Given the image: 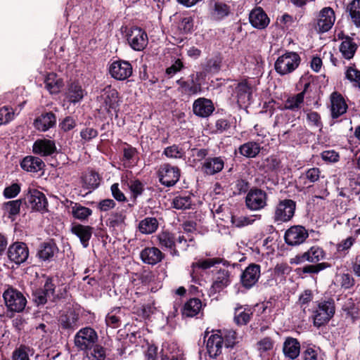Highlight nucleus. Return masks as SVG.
Listing matches in <instances>:
<instances>
[{"instance_id": "obj_45", "label": "nucleus", "mask_w": 360, "mask_h": 360, "mask_svg": "<svg viewBox=\"0 0 360 360\" xmlns=\"http://www.w3.org/2000/svg\"><path fill=\"white\" fill-rule=\"evenodd\" d=\"M33 353V349L30 347L21 345L13 352L12 360H30L29 355H32Z\"/></svg>"}, {"instance_id": "obj_19", "label": "nucleus", "mask_w": 360, "mask_h": 360, "mask_svg": "<svg viewBox=\"0 0 360 360\" xmlns=\"http://www.w3.org/2000/svg\"><path fill=\"white\" fill-rule=\"evenodd\" d=\"M347 110V105L343 96L338 92H333L330 96V111L332 117H339L345 114Z\"/></svg>"}, {"instance_id": "obj_56", "label": "nucleus", "mask_w": 360, "mask_h": 360, "mask_svg": "<svg viewBox=\"0 0 360 360\" xmlns=\"http://www.w3.org/2000/svg\"><path fill=\"white\" fill-rule=\"evenodd\" d=\"M84 181L86 184V188L89 190H94L99 185L98 176L95 173H91L88 175H86L84 179Z\"/></svg>"}, {"instance_id": "obj_21", "label": "nucleus", "mask_w": 360, "mask_h": 360, "mask_svg": "<svg viewBox=\"0 0 360 360\" xmlns=\"http://www.w3.org/2000/svg\"><path fill=\"white\" fill-rule=\"evenodd\" d=\"M26 199L31 208L37 211L45 209L47 204L45 195L37 190L30 191Z\"/></svg>"}, {"instance_id": "obj_38", "label": "nucleus", "mask_w": 360, "mask_h": 360, "mask_svg": "<svg viewBox=\"0 0 360 360\" xmlns=\"http://www.w3.org/2000/svg\"><path fill=\"white\" fill-rule=\"evenodd\" d=\"M324 257L325 253L321 248L319 246H313L302 255V260L309 262H318L323 259Z\"/></svg>"}, {"instance_id": "obj_22", "label": "nucleus", "mask_w": 360, "mask_h": 360, "mask_svg": "<svg viewBox=\"0 0 360 360\" xmlns=\"http://www.w3.org/2000/svg\"><path fill=\"white\" fill-rule=\"evenodd\" d=\"M224 167V161L221 157L210 158L203 162L202 170L207 175H213L221 172Z\"/></svg>"}, {"instance_id": "obj_35", "label": "nucleus", "mask_w": 360, "mask_h": 360, "mask_svg": "<svg viewBox=\"0 0 360 360\" xmlns=\"http://www.w3.org/2000/svg\"><path fill=\"white\" fill-rule=\"evenodd\" d=\"M202 307V302L199 299H191L184 304L182 314L184 316L193 317L200 311Z\"/></svg>"}, {"instance_id": "obj_39", "label": "nucleus", "mask_w": 360, "mask_h": 360, "mask_svg": "<svg viewBox=\"0 0 360 360\" xmlns=\"http://www.w3.org/2000/svg\"><path fill=\"white\" fill-rule=\"evenodd\" d=\"M158 228V221L154 217H146L139 224V231L144 234L154 233Z\"/></svg>"}, {"instance_id": "obj_50", "label": "nucleus", "mask_w": 360, "mask_h": 360, "mask_svg": "<svg viewBox=\"0 0 360 360\" xmlns=\"http://www.w3.org/2000/svg\"><path fill=\"white\" fill-rule=\"evenodd\" d=\"M229 13V6L223 3H215L212 15L214 19L221 20Z\"/></svg>"}, {"instance_id": "obj_10", "label": "nucleus", "mask_w": 360, "mask_h": 360, "mask_svg": "<svg viewBox=\"0 0 360 360\" xmlns=\"http://www.w3.org/2000/svg\"><path fill=\"white\" fill-rule=\"evenodd\" d=\"M109 72L112 77L117 80H124L132 74L131 65L125 60H115L109 66Z\"/></svg>"}, {"instance_id": "obj_3", "label": "nucleus", "mask_w": 360, "mask_h": 360, "mask_svg": "<svg viewBox=\"0 0 360 360\" xmlns=\"http://www.w3.org/2000/svg\"><path fill=\"white\" fill-rule=\"evenodd\" d=\"M101 108L109 114L117 112L120 105V98L117 91L111 86H105L98 98Z\"/></svg>"}, {"instance_id": "obj_48", "label": "nucleus", "mask_w": 360, "mask_h": 360, "mask_svg": "<svg viewBox=\"0 0 360 360\" xmlns=\"http://www.w3.org/2000/svg\"><path fill=\"white\" fill-rule=\"evenodd\" d=\"M274 346V340L269 337H266L261 339L257 343V349L261 355H262L263 354L268 353L269 352L273 350Z\"/></svg>"}, {"instance_id": "obj_5", "label": "nucleus", "mask_w": 360, "mask_h": 360, "mask_svg": "<svg viewBox=\"0 0 360 360\" xmlns=\"http://www.w3.org/2000/svg\"><path fill=\"white\" fill-rule=\"evenodd\" d=\"M300 63V57L295 52H286L275 62V70L281 75L293 72Z\"/></svg>"}, {"instance_id": "obj_29", "label": "nucleus", "mask_w": 360, "mask_h": 360, "mask_svg": "<svg viewBox=\"0 0 360 360\" xmlns=\"http://www.w3.org/2000/svg\"><path fill=\"white\" fill-rule=\"evenodd\" d=\"M71 232L77 236L84 248L89 245V240L92 235V228L82 224H75L71 228Z\"/></svg>"}, {"instance_id": "obj_41", "label": "nucleus", "mask_w": 360, "mask_h": 360, "mask_svg": "<svg viewBox=\"0 0 360 360\" xmlns=\"http://www.w3.org/2000/svg\"><path fill=\"white\" fill-rule=\"evenodd\" d=\"M24 103L20 105V109L15 110L12 108L4 106L0 108V125L10 122L14 119L16 115H18Z\"/></svg>"}, {"instance_id": "obj_49", "label": "nucleus", "mask_w": 360, "mask_h": 360, "mask_svg": "<svg viewBox=\"0 0 360 360\" xmlns=\"http://www.w3.org/2000/svg\"><path fill=\"white\" fill-rule=\"evenodd\" d=\"M191 198L190 195H179L173 200V206L178 210H185L191 207Z\"/></svg>"}, {"instance_id": "obj_16", "label": "nucleus", "mask_w": 360, "mask_h": 360, "mask_svg": "<svg viewBox=\"0 0 360 360\" xmlns=\"http://www.w3.org/2000/svg\"><path fill=\"white\" fill-rule=\"evenodd\" d=\"M335 21L334 11L330 7L323 8L319 14L317 27L319 32H326L331 29Z\"/></svg>"}, {"instance_id": "obj_2", "label": "nucleus", "mask_w": 360, "mask_h": 360, "mask_svg": "<svg viewBox=\"0 0 360 360\" xmlns=\"http://www.w3.org/2000/svg\"><path fill=\"white\" fill-rule=\"evenodd\" d=\"M335 311V303L333 300H321L313 310L314 325L316 327L327 323L334 316Z\"/></svg>"}, {"instance_id": "obj_61", "label": "nucleus", "mask_w": 360, "mask_h": 360, "mask_svg": "<svg viewBox=\"0 0 360 360\" xmlns=\"http://www.w3.org/2000/svg\"><path fill=\"white\" fill-rule=\"evenodd\" d=\"M90 351L91 356H89V358L91 359V360L104 359L105 353L104 349L102 347L96 344Z\"/></svg>"}, {"instance_id": "obj_1", "label": "nucleus", "mask_w": 360, "mask_h": 360, "mask_svg": "<svg viewBox=\"0 0 360 360\" xmlns=\"http://www.w3.org/2000/svg\"><path fill=\"white\" fill-rule=\"evenodd\" d=\"M256 91V84L252 80H244L236 84L231 94V99L240 107L250 104L252 94Z\"/></svg>"}, {"instance_id": "obj_17", "label": "nucleus", "mask_w": 360, "mask_h": 360, "mask_svg": "<svg viewBox=\"0 0 360 360\" xmlns=\"http://www.w3.org/2000/svg\"><path fill=\"white\" fill-rule=\"evenodd\" d=\"M224 345V338L219 331L212 334L207 340V350L209 356L212 358H216L222 351Z\"/></svg>"}, {"instance_id": "obj_51", "label": "nucleus", "mask_w": 360, "mask_h": 360, "mask_svg": "<svg viewBox=\"0 0 360 360\" xmlns=\"http://www.w3.org/2000/svg\"><path fill=\"white\" fill-rule=\"evenodd\" d=\"M320 349L314 345H308L302 353L303 360H321Z\"/></svg>"}, {"instance_id": "obj_52", "label": "nucleus", "mask_w": 360, "mask_h": 360, "mask_svg": "<svg viewBox=\"0 0 360 360\" xmlns=\"http://www.w3.org/2000/svg\"><path fill=\"white\" fill-rule=\"evenodd\" d=\"M350 16L356 27H360V0H354L350 8Z\"/></svg>"}, {"instance_id": "obj_64", "label": "nucleus", "mask_w": 360, "mask_h": 360, "mask_svg": "<svg viewBox=\"0 0 360 360\" xmlns=\"http://www.w3.org/2000/svg\"><path fill=\"white\" fill-rule=\"evenodd\" d=\"M76 126V122L72 117H66L60 124L59 127L63 131H68L74 129Z\"/></svg>"}, {"instance_id": "obj_42", "label": "nucleus", "mask_w": 360, "mask_h": 360, "mask_svg": "<svg viewBox=\"0 0 360 360\" xmlns=\"http://www.w3.org/2000/svg\"><path fill=\"white\" fill-rule=\"evenodd\" d=\"M58 252V248L51 242L43 243L39 250V257L43 260H48L53 257Z\"/></svg>"}, {"instance_id": "obj_8", "label": "nucleus", "mask_w": 360, "mask_h": 360, "mask_svg": "<svg viewBox=\"0 0 360 360\" xmlns=\"http://www.w3.org/2000/svg\"><path fill=\"white\" fill-rule=\"evenodd\" d=\"M295 202L289 199L279 202L276 205L274 219L278 222H286L292 219L295 210Z\"/></svg>"}, {"instance_id": "obj_37", "label": "nucleus", "mask_w": 360, "mask_h": 360, "mask_svg": "<svg viewBox=\"0 0 360 360\" xmlns=\"http://www.w3.org/2000/svg\"><path fill=\"white\" fill-rule=\"evenodd\" d=\"M157 238L159 241V245L162 248L170 250L172 255L176 254V251L173 248L175 246V239L172 233L162 231L158 235Z\"/></svg>"}, {"instance_id": "obj_53", "label": "nucleus", "mask_w": 360, "mask_h": 360, "mask_svg": "<svg viewBox=\"0 0 360 360\" xmlns=\"http://www.w3.org/2000/svg\"><path fill=\"white\" fill-rule=\"evenodd\" d=\"M169 158H181L184 155V150L176 145L167 147L163 152Z\"/></svg>"}, {"instance_id": "obj_12", "label": "nucleus", "mask_w": 360, "mask_h": 360, "mask_svg": "<svg viewBox=\"0 0 360 360\" xmlns=\"http://www.w3.org/2000/svg\"><path fill=\"white\" fill-rule=\"evenodd\" d=\"M259 276L260 266L251 264L245 269L240 275L241 284L246 289H250L257 283Z\"/></svg>"}, {"instance_id": "obj_33", "label": "nucleus", "mask_w": 360, "mask_h": 360, "mask_svg": "<svg viewBox=\"0 0 360 360\" xmlns=\"http://www.w3.org/2000/svg\"><path fill=\"white\" fill-rule=\"evenodd\" d=\"M220 259L217 258H210L205 259L198 260L193 262L191 265V276L193 278L198 274L199 269L206 270L214 266L216 264H219Z\"/></svg>"}, {"instance_id": "obj_55", "label": "nucleus", "mask_w": 360, "mask_h": 360, "mask_svg": "<svg viewBox=\"0 0 360 360\" xmlns=\"http://www.w3.org/2000/svg\"><path fill=\"white\" fill-rule=\"evenodd\" d=\"M345 75L347 79L360 86V71L350 66L347 68Z\"/></svg>"}, {"instance_id": "obj_26", "label": "nucleus", "mask_w": 360, "mask_h": 360, "mask_svg": "<svg viewBox=\"0 0 360 360\" xmlns=\"http://www.w3.org/2000/svg\"><path fill=\"white\" fill-rule=\"evenodd\" d=\"M56 149L55 143L48 139L37 140L33 145V152L42 156L51 155Z\"/></svg>"}, {"instance_id": "obj_46", "label": "nucleus", "mask_w": 360, "mask_h": 360, "mask_svg": "<svg viewBox=\"0 0 360 360\" xmlns=\"http://www.w3.org/2000/svg\"><path fill=\"white\" fill-rule=\"evenodd\" d=\"M230 283L229 274L228 271L223 270L219 272V275L213 283L212 288L214 291L220 290Z\"/></svg>"}, {"instance_id": "obj_23", "label": "nucleus", "mask_w": 360, "mask_h": 360, "mask_svg": "<svg viewBox=\"0 0 360 360\" xmlns=\"http://www.w3.org/2000/svg\"><path fill=\"white\" fill-rule=\"evenodd\" d=\"M283 352L285 357L294 360L300 354V344L293 338H287L283 345Z\"/></svg>"}, {"instance_id": "obj_20", "label": "nucleus", "mask_w": 360, "mask_h": 360, "mask_svg": "<svg viewBox=\"0 0 360 360\" xmlns=\"http://www.w3.org/2000/svg\"><path fill=\"white\" fill-rule=\"evenodd\" d=\"M212 102L205 98L195 100L193 104V113L200 117H207L214 111Z\"/></svg>"}, {"instance_id": "obj_24", "label": "nucleus", "mask_w": 360, "mask_h": 360, "mask_svg": "<svg viewBox=\"0 0 360 360\" xmlns=\"http://www.w3.org/2000/svg\"><path fill=\"white\" fill-rule=\"evenodd\" d=\"M86 94L85 90L78 82H72L68 86L65 96L70 103H77L83 99Z\"/></svg>"}, {"instance_id": "obj_7", "label": "nucleus", "mask_w": 360, "mask_h": 360, "mask_svg": "<svg viewBox=\"0 0 360 360\" xmlns=\"http://www.w3.org/2000/svg\"><path fill=\"white\" fill-rule=\"evenodd\" d=\"M127 41L134 51L143 50L148 42V35L144 30L139 27H132L127 34Z\"/></svg>"}, {"instance_id": "obj_31", "label": "nucleus", "mask_w": 360, "mask_h": 360, "mask_svg": "<svg viewBox=\"0 0 360 360\" xmlns=\"http://www.w3.org/2000/svg\"><path fill=\"white\" fill-rule=\"evenodd\" d=\"M22 169L29 172H37L44 166L43 161L37 157L27 156L20 162Z\"/></svg>"}, {"instance_id": "obj_44", "label": "nucleus", "mask_w": 360, "mask_h": 360, "mask_svg": "<svg viewBox=\"0 0 360 360\" xmlns=\"http://www.w3.org/2000/svg\"><path fill=\"white\" fill-rule=\"evenodd\" d=\"M304 92H301L293 96L289 97L285 102L284 108L291 110L299 109L304 102Z\"/></svg>"}, {"instance_id": "obj_58", "label": "nucleus", "mask_w": 360, "mask_h": 360, "mask_svg": "<svg viewBox=\"0 0 360 360\" xmlns=\"http://www.w3.org/2000/svg\"><path fill=\"white\" fill-rule=\"evenodd\" d=\"M20 191V186L14 183L9 186H7L4 190V196L6 198H13L18 195Z\"/></svg>"}, {"instance_id": "obj_9", "label": "nucleus", "mask_w": 360, "mask_h": 360, "mask_svg": "<svg viewBox=\"0 0 360 360\" xmlns=\"http://www.w3.org/2000/svg\"><path fill=\"white\" fill-rule=\"evenodd\" d=\"M158 176L162 184L166 186H172L179 181L180 171L176 167L164 164L159 168Z\"/></svg>"}, {"instance_id": "obj_30", "label": "nucleus", "mask_w": 360, "mask_h": 360, "mask_svg": "<svg viewBox=\"0 0 360 360\" xmlns=\"http://www.w3.org/2000/svg\"><path fill=\"white\" fill-rule=\"evenodd\" d=\"M357 49V45L353 39L349 37L342 38V41L339 46V51L343 58L346 60L352 59Z\"/></svg>"}, {"instance_id": "obj_47", "label": "nucleus", "mask_w": 360, "mask_h": 360, "mask_svg": "<svg viewBox=\"0 0 360 360\" xmlns=\"http://www.w3.org/2000/svg\"><path fill=\"white\" fill-rule=\"evenodd\" d=\"M122 316L121 309L120 307L113 309L108 314L105 318V321L108 326L112 328L118 326V323L120 321Z\"/></svg>"}, {"instance_id": "obj_6", "label": "nucleus", "mask_w": 360, "mask_h": 360, "mask_svg": "<svg viewBox=\"0 0 360 360\" xmlns=\"http://www.w3.org/2000/svg\"><path fill=\"white\" fill-rule=\"evenodd\" d=\"M3 297L7 308L11 311L20 312L27 304L25 296L13 288L6 290L3 294Z\"/></svg>"}, {"instance_id": "obj_11", "label": "nucleus", "mask_w": 360, "mask_h": 360, "mask_svg": "<svg viewBox=\"0 0 360 360\" xmlns=\"http://www.w3.org/2000/svg\"><path fill=\"white\" fill-rule=\"evenodd\" d=\"M7 254L11 261L20 264L28 258L29 250L25 243L15 242L9 246Z\"/></svg>"}, {"instance_id": "obj_14", "label": "nucleus", "mask_w": 360, "mask_h": 360, "mask_svg": "<svg viewBox=\"0 0 360 360\" xmlns=\"http://www.w3.org/2000/svg\"><path fill=\"white\" fill-rule=\"evenodd\" d=\"M266 195L260 189L249 191L245 198L247 207L251 210H259L266 205Z\"/></svg>"}, {"instance_id": "obj_18", "label": "nucleus", "mask_w": 360, "mask_h": 360, "mask_svg": "<svg viewBox=\"0 0 360 360\" xmlns=\"http://www.w3.org/2000/svg\"><path fill=\"white\" fill-rule=\"evenodd\" d=\"M249 21L255 28L263 30L268 26L270 19L262 8L257 7L250 13Z\"/></svg>"}, {"instance_id": "obj_59", "label": "nucleus", "mask_w": 360, "mask_h": 360, "mask_svg": "<svg viewBox=\"0 0 360 360\" xmlns=\"http://www.w3.org/2000/svg\"><path fill=\"white\" fill-rule=\"evenodd\" d=\"M343 310L347 313L348 317L354 321L358 317V309L355 307L352 300H349L343 306Z\"/></svg>"}, {"instance_id": "obj_25", "label": "nucleus", "mask_w": 360, "mask_h": 360, "mask_svg": "<svg viewBox=\"0 0 360 360\" xmlns=\"http://www.w3.org/2000/svg\"><path fill=\"white\" fill-rule=\"evenodd\" d=\"M56 117L53 112H46L37 117L34 121V127L41 131H46L56 124Z\"/></svg>"}, {"instance_id": "obj_40", "label": "nucleus", "mask_w": 360, "mask_h": 360, "mask_svg": "<svg viewBox=\"0 0 360 360\" xmlns=\"http://www.w3.org/2000/svg\"><path fill=\"white\" fill-rule=\"evenodd\" d=\"M260 150L261 147L259 143L250 141L240 146L239 153L246 158H255Z\"/></svg>"}, {"instance_id": "obj_32", "label": "nucleus", "mask_w": 360, "mask_h": 360, "mask_svg": "<svg viewBox=\"0 0 360 360\" xmlns=\"http://www.w3.org/2000/svg\"><path fill=\"white\" fill-rule=\"evenodd\" d=\"M45 87L51 94L60 92L63 82L58 75L53 72L48 74L45 78Z\"/></svg>"}, {"instance_id": "obj_13", "label": "nucleus", "mask_w": 360, "mask_h": 360, "mask_svg": "<svg viewBox=\"0 0 360 360\" xmlns=\"http://www.w3.org/2000/svg\"><path fill=\"white\" fill-rule=\"evenodd\" d=\"M308 236V232L304 227L293 226L285 231V240L290 245H297L302 243Z\"/></svg>"}, {"instance_id": "obj_36", "label": "nucleus", "mask_w": 360, "mask_h": 360, "mask_svg": "<svg viewBox=\"0 0 360 360\" xmlns=\"http://www.w3.org/2000/svg\"><path fill=\"white\" fill-rule=\"evenodd\" d=\"M70 209L73 217L80 221L86 220L92 214V210L90 208L77 202H72Z\"/></svg>"}, {"instance_id": "obj_60", "label": "nucleus", "mask_w": 360, "mask_h": 360, "mask_svg": "<svg viewBox=\"0 0 360 360\" xmlns=\"http://www.w3.org/2000/svg\"><path fill=\"white\" fill-rule=\"evenodd\" d=\"M128 186L134 198L141 195L143 191V185L139 180L130 181Z\"/></svg>"}, {"instance_id": "obj_28", "label": "nucleus", "mask_w": 360, "mask_h": 360, "mask_svg": "<svg viewBox=\"0 0 360 360\" xmlns=\"http://www.w3.org/2000/svg\"><path fill=\"white\" fill-rule=\"evenodd\" d=\"M141 258L142 261L148 264L154 265L162 259V252L157 248H146L141 252Z\"/></svg>"}, {"instance_id": "obj_4", "label": "nucleus", "mask_w": 360, "mask_h": 360, "mask_svg": "<svg viewBox=\"0 0 360 360\" xmlns=\"http://www.w3.org/2000/svg\"><path fill=\"white\" fill-rule=\"evenodd\" d=\"M98 341V334L91 327L81 328L75 334L74 342L75 347L83 351L91 350Z\"/></svg>"}, {"instance_id": "obj_27", "label": "nucleus", "mask_w": 360, "mask_h": 360, "mask_svg": "<svg viewBox=\"0 0 360 360\" xmlns=\"http://www.w3.org/2000/svg\"><path fill=\"white\" fill-rule=\"evenodd\" d=\"M252 314V309L250 307L237 304L234 309V322L238 326L246 325Z\"/></svg>"}, {"instance_id": "obj_62", "label": "nucleus", "mask_w": 360, "mask_h": 360, "mask_svg": "<svg viewBox=\"0 0 360 360\" xmlns=\"http://www.w3.org/2000/svg\"><path fill=\"white\" fill-rule=\"evenodd\" d=\"M307 119L309 124L320 129L321 128L322 122L321 121V117L316 112H309L307 115Z\"/></svg>"}, {"instance_id": "obj_54", "label": "nucleus", "mask_w": 360, "mask_h": 360, "mask_svg": "<svg viewBox=\"0 0 360 360\" xmlns=\"http://www.w3.org/2000/svg\"><path fill=\"white\" fill-rule=\"evenodd\" d=\"M98 132L93 127H85L80 131L81 141L84 143L97 137Z\"/></svg>"}, {"instance_id": "obj_57", "label": "nucleus", "mask_w": 360, "mask_h": 360, "mask_svg": "<svg viewBox=\"0 0 360 360\" xmlns=\"http://www.w3.org/2000/svg\"><path fill=\"white\" fill-rule=\"evenodd\" d=\"M254 219L245 216H236L231 217V223L236 227H243L252 224Z\"/></svg>"}, {"instance_id": "obj_34", "label": "nucleus", "mask_w": 360, "mask_h": 360, "mask_svg": "<svg viewBox=\"0 0 360 360\" xmlns=\"http://www.w3.org/2000/svg\"><path fill=\"white\" fill-rule=\"evenodd\" d=\"M21 200H15L4 203L2 209L4 216L13 221L20 212Z\"/></svg>"}, {"instance_id": "obj_63", "label": "nucleus", "mask_w": 360, "mask_h": 360, "mask_svg": "<svg viewBox=\"0 0 360 360\" xmlns=\"http://www.w3.org/2000/svg\"><path fill=\"white\" fill-rule=\"evenodd\" d=\"M356 241V238L353 236H349L347 238L342 240L337 245V250L339 252L348 250Z\"/></svg>"}, {"instance_id": "obj_15", "label": "nucleus", "mask_w": 360, "mask_h": 360, "mask_svg": "<svg viewBox=\"0 0 360 360\" xmlns=\"http://www.w3.org/2000/svg\"><path fill=\"white\" fill-rule=\"evenodd\" d=\"M58 322L61 328L72 331L79 326V314L73 309H69L60 314Z\"/></svg>"}, {"instance_id": "obj_43", "label": "nucleus", "mask_w": 360, "mask_h": 360, "mask_svg": "<svg viewBox=\"0 0 360 360\" xmlns=\"http://www.w3.org/2000/svg\"><path fill=\"white\" fill-rule=\"evenodd\" d=\"M126 216L124 212H113L108 219L107 223L110 227L122 230L125 225Z\"/></svg>"}]
</instances>
